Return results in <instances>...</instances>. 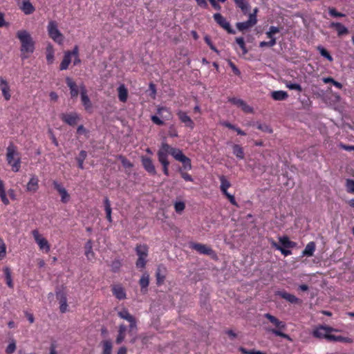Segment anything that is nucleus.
I'll return each instance as SVG.
<instances>
[{
	"instance_id": "09e8293b",
	"label": "nucleus",
	"mask_w": 354,
	"mask_h": 354,
	"mask_svg": "<svg viewBox=\"0 0 354 354\" xmlns=\"http://www.w3.org/2000/svg\"><path fill=\"white\" fill-rule=\"evenodd\" d=\"M317 49L319 50L320 55L322 57H325L329 62H333V58L331 56V55L330 54V53L326 48H324L323 46H318L317 47Z\"/></svg>"
},
{
	"instance_id": "37998d69",
	"label": "nucleus",
	"mask_w": 354,
	"mask_h": 354,
	"mask_svg": "<svg viewBox=\"0 0 354 354\" xmlns=\"http://www.w3.org/2000/svg\"><path fill=\"white\" fill-rule=\"evenodd\" d=\"M233 154L239 159L243 160L245 157L243 148L239 145L234 144L232 146Z\"/></svg>"
},
{
	"instance_id": "79ce46f5",
	"label": "nucleus",
	"mask_w": 354,
	"mask_h": 354,
	"mask_svg": "<svg viewBox=\"0 0 354 354\" xmlns=\"http://www.w3.org/2000/svg\"><path fill=\"white\" fill-rule=\"evenodd\" d=\"M101 344L102 346V354H111L112 348H113V344L111 340H109V339L103 340L101 342Z\"/></svg>"
},
{
	"instance_id": "49530a36",
	"label": "nucleus",
	"mask_w": 354,
	"mask_h": 354,
	"mask_svg": "<svg viewBox=\"0 0 354 354\" xmlns=\"http://www.w3.org/2000/svg\"><path fill=\"white\" fill-rule=\"evenodd\" d=\"M329 337V342H344V343H351L353 340L351 338L348 337H343L341 335H332Z\"/></svg>"
},
{
	"instance_id": "a211bd4d",
	"label": "nucleus",
	"mask_w": 354,
	"mask_h": 354,
	"mask_svg": "<svg viewBox=\"0 0 354 354\" xmlns=\"http://www.w3.org/2000/svg\"><path fill=\"white\" fill-rule=\"evenodd\" d=\"M177 115L180 121L185 124V127H189L191 129L194 128V122L191 118L187 114L186 112L183 111H178Z\"/></svg>"
},
{
	"instance_id": "4468645a",
	"label": "nucleus",
	"mask_w": 354,
	"mask_h": 354,
	"mask_svg": "<svg viewBox=\"0 0 354 354\" xmlns=\"http://www.w3.org/2000/svg\"><path fill=\"white\" fill-rule=\"evenodd\" d=\"M141 163L145 170L151 176H155L157 172L151 158L142 156L140 158Z\"/></svg>"
},
{
	"instance_id": "a19ab883",
	"label": "nucleus",
	"mask_w": 354,
	"mask_h": 354,
	"mask_svg": "<svg viewBox=\"0 0 354 354\" xmlns=\"http://www.w3.org/2000/svg\"><path fill=\"white\" fill-rule=\"evenodd\" d=\"M71 58L72 57L70 55V53L66 51L64 53L63 59L60 64L59 69L62 71L66 70L68 68L70 63L71 62Z\"/></svg>"
},
{
	"instance_id": "864d4df0",
	"label": "nucleus",
	"mask_w": 354,
	"mask_h": 354,
	"mask_svg": "<svg viewBox=\"0 0 354 354\" xmlns=\"http://www.w3.org/2000/svg\"><path fill=\"white\" fill-rule=\"evenodd\" d=\"M221 192L226 196L232 205L238 207V204L235 200L234 196L227 192V189H224V191H221Z\"/></svg>"
},
{
	"instance_id": "3c124183",
	"label": "nucleus",
	"mask_w": 354,
	"mask_h": 354,
	"mask_svg": "<svg viewBox=\"0 0 354 354\" xmlns=\"http://www.w3.org/2000/svg\"><path fill=\"white\" fill-rule=\"evenodd\" d=\"M236 42L242 50V54L245 55L248 53V50L245 46V41L243 37H236Z\"/></svg>"
},
{
	"instance_id": "f8f14e48",
	"label": "nucleus",
	"mask_w": 354,
	"mask_h": 354,
	"mask_svg": "<svg viewBox=\"0 0 354 354\" xmlns=\"http://www.w3.org/2000/svg\"><path fill=\"white\" fill-rule=\"evenodd\" d=\"M189 247L192 250L198 252L199 254H206L210 257L216 256L215 252L210 247L205 244L191 242L189 243Z\"/></svg>"
},
{
	"instance_id": "c9c22d12",
	"label": "nucleus",
	"mask_w": 354,
	"mask_h": 354,
	"mask_svg": "<svg viewBox=\"0 0 354 354\" xmlns=\"http://www.w3.org/2000/svg\"><path fill=\"white\" fill-rule=\"evenodd\" d=\"M126 332L127 326L124 324H120L118 328V334L115 339L116 344H120L124 341L126 335Z\"/></svg>"
},
{
	"instance_id": "a878e982",
	"label": "nucleus",
	"mask_w": 354,
	"mask_h": 354,
	"mask_svg": "<svg viewBox=\"0 0 354 354\" xmlns=\"http://www.w3.org/2000/svg\"><path fill=\"white\" fill-rule=\"evenodd\" d=\"M112 292L119 300L124 299L127 296L124 288L120 284L112 286Z\"/></svg>"
},
{
	"instance_id": "20e7f679",
	"label": "nucleus",
	"mask_w": 354,
	"mask_h": 354,
	"mask_svg": "<svg viewBox=\"0 0 354 354\" xmlns=\"http://www.w3.org/2000/svg\"><path fill=\"white\" fill-rule=\"evenodd\" d=\"M158 153L165 156L168 159L169 155H171L176 160L179 161L185 155L183 153L182 150L178 148L174 147L168 143L162 142L158 150Z\"/></svg>"
},
{
	"instance_id": "9b49d317",
	"label": "nucleus",
	"mask_w": 354,
	"mask_h": 354,
	"mask_svg": "<svg viewBox=\"0 0 354 354\" xmlns=\"http://www.w3.org/2000/svg\"><path fill=\"white\" fill-rule=\"evenodd\" d=\"M59 118L62 122L72 127L75 126L80 120V116L76 112L63 113Z\"/></svg>"
},
{
	"instance_id": "b1692460",
	"label": "nucleus",
	"mask_w": 354,
	"mask_h": 354,
	"mask_svg": "<svg viewBox=\"0 0 354 354\" xmlns=\"http://www.w3.org/2000/svg\"><path fill=\"white\" fill-rule=\"evenodd\" d=\"M277 295L291 304H297L301 302V301L296 296L286 291H279Z\"/></svg>"
},
{
	"instance_id": "e433bc0d",
	"label": "nucleus",
	"mask_w": 354,
	"mask_h": 354,
	"mask_svg": "<svg viewBox=\"0 0 354 354\" xmlns=\"http://www.w3.org/2000/svg\"><path fill=\"white\" fill-rule=\"evenodd\" d=\"M118 98L120 102H126L128 98V91L124 84L118 88Z\"/></svg>"
},
{
	"instance_id": "0e129e2a",
	"label": "nucleus",
	"mask_w": 354,
	"mask_h": 354,
	"mask_svg": "<svg viewBox=\"0 0 354 354\" xmlns=\"http://www.w3.org/2000/svg\"><path fill=\"white\" fill-rule=\"evenodd\" d=\"M120 267H121V263L119 260H114L111 263V270L113 272H118Z\"/></svg>"
},
{
	"instance_id": "9d476101",
	"label": "nucleus",
	"mask_w": 354,
	"mask_h": 354,
	"mask_svg": "<svg viewBox=\"0 0 354 354\" xmlns=\"http://www.w3.org/2000/svg\"><path fill=\"white\" fill-rule=\"evenodd\" d=\"M32 235L39 249L48 253L50 250V245L48 241L40 234L38 230H33L32 231Z\"/></svg>"
},
{
	"instance_id": "2eb2a0df",
	"label": "nucleus",
	"mask_w": 354,
	"mask_h": 354,
	"mask_svg": "<svg viewBox=\"0 0 354 354\" xmlns=\"http://www.w3.org/2000/svg\"><path fill=\"white\" fill-rule=\"evenodd\" d=\"M228 101L234 105L240 107L242 111L246 113H251L253 112V109L240 98L231 97L229 98Z\"/></svg>"
},
{
	"instance_id": "338daca9",
	"label": "nucleus",
	"mask_w": 354,
	"mask_h": 354,
	"mask_svg": "<svg viewBox=\"0 0 354 354\" xmlns=\"http://www.w3.org/2000/svg\"><path fill=\"white\" fill-rule=\"evenodd\" d=\"M228 64L231 67L233 73L235 75H239L241 74L239 69L236 67V66L232 61L229 60Z\"/></svg>"
},
{
	"instance_id": "2f4dec72",
	"label": "nucleus",
	"mask_w": 354,
	"mask_h": 354,
	"mask_svg": "<svg viewBox=\"0 0 354 354\" xmlns=\"http://www.w3.org/2000/svg\"><path fill=\"white\" fill-rule=\"evenodd\" d=\"M271 97L276 101H282L288 97V94L284 91H274L271 93Z\"/></svg>"
},
{
	"instance_id": "603ef678",
	"label": "nucleus",
	"mask_w": 354,
	"mask_h": 354,
	"mask_svg": "<svg viewBox=\"0 0 354 354\" xmlns=\"http://www.w3.org/2000/svg\"><path fill=\"white\" fill-rule=\"evenodd\" d=\"M17 348L16 341L14 339H12L10 342L9 344L6 348V354H12Z\"/></svg>"
},
{
	"instance_id": "39448f33",
	"label": "nucleus",
	"mask_w": 354,
	"mask_h": 354,
	"mask_svg": "<svg viewBox=\"0 0 354 354\" xmlns=\"http://www.w3.org/2000/svg\"><path fill=\"white\" fill-rule=\"evenodd\" d=\"M264 317L269 320L277 328H272L270 330L271 333L276 336L281 337L286 339H290L288 335L283 333L281 329L283 330L286 328V324L283 322L280 321L276 317L272 315L270 313H266Z\"/></svg>"
},
{
	"instance_id": "ddd939ff",
	"label": "nucleus",
	"mask_w": 354,
	"mask_h": 354,
	"mask_svg": "<svg viewBox=\"0 0 354 354\" xmlns=\"http://www.w3.org/2000/svg\"><path fill=\"white\" fill-rule=\"evenodd\" d=\"M214 21L221 28L225 30L230 34H234L235 31L232 28L230 24L226 20V19L221 13H215L213 15Z\"/></svg>"
},
{
	"instance_id": "7c9ffc66",
	"label": "nucleus",
	"mask_w": 354,
	"mask_h": 354,
	"mask_svg": "<svg viewBox=\"0 0 354 354\" xmlns=\"http://www.w3.org/2000/svg\"><path fill=\"white\" fill-rule=\"evenodd\" d=\"M179 162L182 163V167L178 168V171H189L192 169V161L191 159L186 156H185L183 158H181Z\"/></svg>"
},
{
	"instance_id": "dca6fc26",
	"label": "nucleus",
	"mask_w": 354,
	"mask_h": 354,
	"mask_svg": "<svg viewBox=\"0 0 354 354\" xmlns=\"http://www.w3.org/2000/svg\"><path fill=\"white\" fill-rule=\"evenodd\" d=\"M18 6L25 15L32 14L35 8L30 3V0H17Z\"/></svg>"
},
{
	"instance_id": "13d9d810",
	"label": "nucleus",
	"mask_w": 354,
	"mask_h": 354,
	"mask_svg": "<svg viewBox=\"0 0 354 354\" xmlns=\"http://www.w3.org/2000/svg\"><path fill=\"white\" fill-rule=\"evenodd\" d=\"M185 204L183 201L176 202L174 204L175 211L178 214H180L185 209Z\"/></svg>"
},
{
	"instance_id": "ea45409f",
	"label": "nucleus",
	"mask_w": 354,
	"mask_h": 354,
	"mask_svg": "<svg viewBox=\"0 0 354 354\" xmlns=\"http://www.w3.org/2000/svg\"><path fill=\"white\" fill-rule=\"evenodd\" d=\"M46 61L48 64H51L54 61V48L51 44H48L46 49Z\"/></svg>"
},
{
	"instance_id": "7ed1b4c3",
	"label": "nucleus",
	"mask_w": 354,
	"mask_h": 354,
	"mask_svg": "<svg viewBox=\"0 0 354 354\" xmlns=\"http://www.w3.org/2000/svg\"><path fill=\"white\" fill-rule=\"evenodd\" d=\"M279 240L281 245H279L272 239H270V243L271 246L276 250H279L285 257L290 255L292 254L291 251L286 248H292L295 247L296 243L294 241H290L286 236L279 237Z\"/></svg>"
},
{
	"instance_id": "393cba45",
	"label": "nucleus",
	"mask_w": 354,
	"mask_h": 354,
	"mask_svg": "<svg viewBox=\"0 0 354 354\" xmlns=\"http://www.w3.org/2000/svg\"><path fill=\"white\" fill-rule=\"evenodd\" d=\"M236 8H239L243 15H246L250 10V5L248 0H233Z\"/></svg>"
},
{
	"instance_id": "bf43d9fd",
	"label": "nucleus",
	"mask_w": 354,
	"mask_h": 354,
	"mask_svg": "<svg viewBox=\"0 0 354 354\" xmlns=\"http://www.w3.org/2000/svg\"><path fill=\"white\" fill-rule=\"evenodd\" d=\"M239 350L243 354H266V353L260 351H254V350L249 351L244 347H240L239 348Z\"/></svg>"
},
{
	"instance_id": "cd10ccee",
	"label": "nucleus",
	"mask_w": 354,
	"mask_h": 354,
	"mask_svg": "<svg viewBox=\"0 0 354 354\" xmlns=\"http://www.w3.org/2000/svg\"><path fill=\"white\" fill-rule=\"evenodd\" d=\"M257 23L254 21V19H251L250 17L248 18V20L243 21V22H237L236 24V27L239 31H244L245 30H248L254 26H255Z\"/></svg>"
},
{
	"instance_id": "e2e57ef3",
	"label": "nucleus",
	"mask_w": 354,
	"mask_h": 354,
	"mask_svg": "<svg viewBox=\"0 0 354 354\" xmlns=\"http://www.w3.org/2000/svg\"><path fill=\"white\" fill-rule=\"evenodd\" d=\"M346 186L348 192L354 193V180L347 179Z\"/></svg>"
},
{
	"instance_id": "1a4fd4ad",
	"label": "nucleus",
	"mask_w": 354,
	"mask_h": 354,
	"mask_svg": "<svg viewBox=\"0 0 354 354\" xmlns=\"http://www.w3.org/2000/svg\"><path fill=\"white\" fill-rule=\"evenodd\" d=\"M118 315L121 319H125L129 322V333H133L134 330L135 333H136L137 323L136 318L129 313L127 308H123L122 310L119 311Z\"/></svg>"
},
{
	"instance_id": "f03ea898",
	"label": "nucleus",
	"mask_w": 354,
	"mask_h": 354,
	"mask_svg": "<svg viewBox=\"0 0 354 354\" xmlns=\"http://www.w3.org/2000/svg\"><path fill=\"white\" fill-rule=\"evenodd\" d=\"M6 159L13 172H18L21 166V154L17 147L10 142L6 148Z\"/></svg>"
},
{
	"instance_id": "c756f323",
	"label": "nucleus",
	"mask_w": 354,
	"mask_h": 354,
	"mask_svg": "<svg viewBox=\"0 0 354 354\" xmlns=\"http://www.w3.org/2000/svg\"><path fill=\"white\" fill-rule=\"evenodd\" d=\"M85 256L86 257L87 259L89 261L93 260L95 258V253L93 250V242L91 240H88L85 245Z\"/></svg>"
},
{
	"instance_id": "4be33fe9",
	"label": "nucleus",
	"mask_w": 354,
	"mask_h": 354,
	"mask_svg": "<svg viewBox=\"0 0 354 354\" xmlns=\"http://www.w3.org/2000/svg\"><path fill=\"white\" fill-rule=\"evenodd\" d=\"M0 89L6 100H9L11 97L10 88L8 82L2 77H0Z\"/></svg>"
},
{
	"instance_id": "c03bdc74",
	"label": "nucleus",
	"mask_w": 354,
	"mask_h": 354,
	"mask_svg": "<svg viewBox=\"0 0 354 354\" xmlns=\"http://www.w3.org/2000/svg\"><path fill=\"white\" fill-rule=\"evenodd\" d=\"M221 124L225 127H227L230 129L235 131L237 134L241 136H245L246 133L243 130H241L239 127H237L236 126L231 124L230 122L227 121H223L221 122Z\"/></svg>"
},
{
	"instance_id": "6ab92c4d",
	"label": "nucleus",
	"mask_w": 354,
	"mask_h": 354,
	"mask_svg": "<svg viewBox=\"0 0 354 354\" xmlns=\"http://www.w3.org/2000/svg\"><path fill=\"white\" fill-rule=\"evenodd\" d=\"M39 178L36 175H32L26 187V192L35 193L39 187Z\"/></svg>"
},
{
	"instance_id": "58836bf2",
	"label": "nucleus",
	"mask_w": 354,
	"mask_h": 354,
	"mask_svg": "<svg viewBox=\"0 0 354 354\" xmlns=\"http://www.w3.org/2000/svg\"><path fill=\"white\" fill-rule=\"evenodd\" d=\"M3 271L5 275V280L7 286L10 288H13L14 283L12 281V272L10 269L8 267H6L3 268Z\"/></svg>"
},
{
	"instance_id": "f3484780",
	"label": "nucleus",
	"mask_w": 354,
	"mask_h": 354,
	"mask_svg": "<svg viewBox=\"0 0 354 354\" xmlns=\"http://www.w3.org/2000/svg\"><path fill=\"white\" fill-rule=\"evenodd\" d=\"M53 185L54 188L59 194L61 196V201L63 203H67L70 201L71 197L66 189L57 181H54Z\"/></svg>"
},
{
	"instance_id": "5701e85b",
	"label": "nucleus",
	"mask_w": 354,
	"mask_h": 354,
	"mask_svg": "<svg viewBox=\"0 0 354 354\" xmlns=\"http://www.w3.org/2000/svg\"><path fill=\"white\" fill-rule=\"evenodd\" d=\"M329 28H334L337 31L339 37L348 34V28L339 22H331L329 25Z\"/></svg>"
},
{
	"instance_id": "f704fd0d",
	"label": "nucleus",
	"mask_w": 354,
	"mask_h": 354,
	"mask_svg": "<svg viewBox=\"0 0 354 354\" xmlns=\"http://www.w3.org/2000/svg\"><path fill=\"white\" fill-rule=\"evenodd\" d=\"M104 210L106 212V218L108 220L109 223L112 222V217H111V212H112V208L111 206V202L108 197H105L104 199Z\"/></svg>"
},
{
	"instance_id": "412c9836",
	"label": "nucleus",
	"mask_w": 354,
	"mask_h": 354,
	"mask_svg": "<svg viewBox=\"0 0 354 354\" xmlns=\"http://www.w3.org/2000/svg\"><path fill=\"white\" fill-rule=\"evenodd\" d=\"M166 272L167 269L163 265L158 266L156 272V284L158 286H161L164 283L166 278Z\"/></svg>"
},
{
	"instance_id": "5fc2aeb1",
	"label": "nucleus",
	"mask_w": 354,
	"mask_h": 354,
	"mask_svg": "<svg viewBox=\"0 0 354 354\" xmlns=\"http://www.w3.org/2000/svg\"><path fill=\"white\" fill-rule=\"evenodd\" d=\"M286 86L290 90H295L299 92L302 91V88L300 84L297 83H292L291 82H287L286 83Z\"/></svg>"
},
{
	"instance_id": "774afa93",
	"label": "nucleus",
	"mask_w": 354,
	"mask_h": 354,
	"mask_svg": "<svg viewBox=\"0 0 354 354\" xmlns=\"http://www.w3.org/2000/svg\"><path fill=\"white\" fill-rule=\"evenodd\" d=\"M57 299H59V304H67V298L64 293H57Z\"/></svg>"
},
{
	"instance_id": "f257e3e1",
	"label": "nucleus",
	"mask_w": 354,
	"mask_h": 354,
	"mask_svg": "<svg viewBox=\"0 0 354 354\" xmlns=\"http://www.w3.org/2000/svg\"><path fill=\"white\" fill-rule=\"evenodd\" d=\"M17 37L21 42V57L22 59L28 58L29 55L35 50V41H33L30 34L25 30H19L17 32Z\"/></svg>"
},
{
	"instance_id": "680f3d73",
	"label": "nucleus",
	"mask_w": 354,
	"mask_h": 354,
	"mask_svg": "<svg viewBox=\"0 0 354 354\" xmlns=\"http://www.w3.org/2000/svg\"><path fill=\"white\" fill-rule=\"evenodd\" d=\"M178 172L180 174V176L185 181H188V182H193L194 181V179L192 177V176L189 174H188L187 172H186V171H178Z\"/></svg>"
},
{
	"instance_id": "8fccbe9b",
	"label": "nucleus",
	"mask_w": 354,
	"mask_h": 354,
	"mask_svg": "<svg viewBox=\"0 0 354 354\" xmlns=\"http://www.w3.org/2000/svg\"><path fill=\"white\" fill-rule=\"evenodd\" d=\"M219 180L221 182L220 189L221 191H224L225 189H228L231 187L230 182L226 178V177L223 175L219 176Z\"/></svg>"
},
{
	"instance_id": "a18cd8bd",
	"label": "nucleus",
	"mask_w": 354,
	"mask_h": 354,
	"mask_svg": "<svg viewBox=\"0 0 354 354\" xmlns=\"http://www.w3.org/2000/svg\"><path fill=\"white\" fill-rule=\"evenodd\" d=\"M0 198L2 201V203L5 205H8L10 204V201L8 198H7L6 192L5 190V185L3 180L0 179Z\"/></svg>"
},
{
	"instance_id": "c85d7f7f",
	"label": "nucleus",
	"mask_w": 354,
	"mask_h": 354,
	"mask_svg": "<svg viewBox=\"0 0 354 354\" xmlns=\"http://www.w3.org/2000/svg\"><path fill=\"white\" fill-rule=\"evenodd\" d=\"M158 160L162 167V172L163 174L169 176V161L167 158H165V156H163L162 155H160L157 153Z\"/></svg>"
},
{
	"instance_id": "473e14b6",
	"label": "nucleus",
	"mask_w": 354,
	"mask_h": 354,
	"mask_svg": "<svg viewBox=\"0 0 354 354\" xmlns=\"http://www.w3.org/2000/svg\"><path fill=\"white\" fill-rule=\"evenodd\" d=\"M315 249V243L314 241H310L306 245L305 249L303 250L302 255L306 257H312L314 254Z\"/></svg>"
},
{
	"instance_id": "4c0bfd02",
	"label": "nucleus",
	"mask_w": 354,
	"mask_h": 354,
	"mask_svg": "<svg viewBox=\"0 0 354 354\" xmlns=\"http://www.w3.org/2000/svg\"><path fill=\"white\" fill-rule=\"evenodd\" d=\"M139 284L141 287V290L146 292L149 284V275L147 272H145L142 275L139 281Z\"/></svg>"
},
{
	"instance_id": "72a5a7b5",
	"label": "nucleus",
	"mask_w": 354,
	"mask_h": 354,
	"mask_svg": "<svg viewBox=\"0 0 354 354\" xmlns=\"http://www.w3.org/2000/svg\"><path fill=\"white\" fill-rule=\"evenodd\" d=\"M157 113L165 120H170L171 118V113L170 109L166 106H160L157 109Z\"/></svg>"
},
{
	"instance_id": "de8ad7c7",
	"label": "nucleus",
	"mask_w": 354,
	"mask_h": 354,
	"mask_svg": "<svg viewBox=\"0 0 354 354\" xmlns=\"http://www.w3.org/2000/svg\"><path fill=\"white\" fill-rule=\"evenodd\" d=\"M86 157H87L86 151L84 150H82L80 152L79 156L76 158V160L78 163V167L80 169H84V162L85 159L86 158Z\"/></svg>"
},
{
	"instance_id": "6e6d98bb",
	"label": "nucleus",
	"mask_w": 354,
	"mask_h": 354,
	"mask_svg": "<svg viewBox=\"0 0 354 354\" xmlns=\"http://www.w3.org/2000/svg\"><path fill=\"white\" fill-rule=\"evenodd\" d=\"M328 13L333 17H344L345 15L338 12L335 8H329Z\"/></svg>"
},
{
	"instance_id": "69168bd1",
	"label": "nucleus",
	"mask_w": 354,
	"mask_h": 354,
	"mask_svg": "<svg viewBox=\"0 0 354 354\" xmlns=\"http://www.w3.org/2000/svg\"><path fill=\"white\" fill-rule=\"evenodd\" d=\"M151 121H152L154 124H157V125L162 126V125H163V124H164V122H163V120H161L158 116H157V115H152V116L151 117Z\"/></svg>"
},
{
	"instance_id": "052dcab7",
	"label": "nucleus",
	"mask_w": 354,
	"mask_h": 354,
	"mask_svg": "<svg viewBox=\"0 0 354 354\" xmlns=\"http://www.w3.org/2000/svg\"><path fill=\"white\" fill-rule=\"evenodd\" d=\"M119 159L124 167L131 168L133 167V164L126 157L120 155Z\"/></svg>"
},
{
	"instance_id": "423d86ee",
	"label": "nucleus",
	"mask_w": 354,
	"mask_h": 354,
	"mask_svg": "<svg viewBox=\"0 0 354 354\" xmlns=\"http://www.w3.org/2000/svg\"><path fill=\"white\" fill-rule=\"evenodd\" d=\"M138 259L136 266L138 268L143 269L145 268L149 255V247L146 244H137L135 248Z\"/></svg>"
},
{
	"instance_id": "0eeeda50",
	"label": "nucleus",
	"mask_w": 354,
	"mask_h": 354,
	"mask_svg": "<svg viewBox=\"0 0 354 354\" xmlns=\"http://www.w3.org/2000/svg\"><path fill=\"white\" fill-rule=\"evenodd\" d=\"M48 36L55 43L61 45L64 42V37L58 29V24L56 21L50 20L47 26Z\"/></svg>"
},
{
	"instance_id": "bb28decb",
	"label": "nucleus",
	"mask_w": 354,
	"mask_h": 354,
	"mask_svg": "<svg viewBox=\"0 0 354 354\" xmlns=\"http://www.w3.org/2000/svg\"><path fill=\"white\" fill-rule=\"evenodd\" d=\"M66 83L70 88V94L72 98L77 97L79 94V91L76 83L72 78L67 77L66 78Z\"/></svg>"
},
{
	"instance_id": "aec40b11",
	"label": "nucleus",
	"mask_w": 354,
	"mask_h": 354,
	"mask_svg": "<svg viewBox=\"0 0 354 354\" xmlns=\"http://www.w3.org/2000/svg\"><path fill=\"white\" fill-rule=\"evenodd\" d=\"M80 95L82 103L86 111H89L92 108V103L87 95V91L84 85L80 87Z\"/></svg>"
},
{
	"instance_id": "6e6552de",
	"label": "nucleus",
	"mask_w": 354,
	"mask_h": 354,
	"mask_svg": "<svg viewBox=\"0 0 354 354\" xmlns=\"http://www.w3.org/2000/svg\"><path fill=\"white\" fill-rule=\"evenodd\" d=\"M338 330L326 325H319L316 326L312 332V335L314 337L317 339H325L329 342V337L331 335L332 332H337Z\"/></svg>"
},
{
	"instance_id": "4d7b16f0",
	"label": "nucleus",
	"mask_w": 354,
	"mask_h": 354,
	"mask_svg": "<svg viewBox=\"0 0 354 354\" xmlns=\"http://www.w3.org/2000/svg\"><path fill=\"white\" fill-rule=\"evenodd\" d=\"M6 254V246L3 240L0 237V259H3Z\"/></svg>"
}]
</instances>
